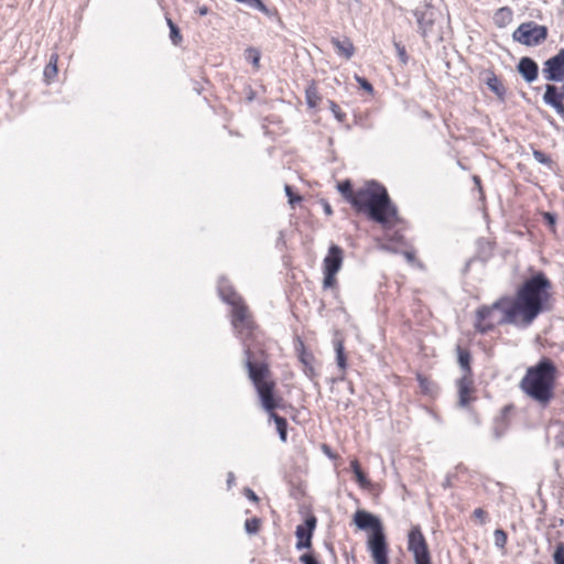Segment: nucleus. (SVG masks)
<instances>
[{
    "mask_svg": "<svg viewBox=\"0 0 564 564\" xmlns=\"http://www.w3.org/2000/svg\"><path fill=\"white\" fill-rule=\"evenodd\" d=\"M218 292L221 300L232 307L231 325L243 349V364L251 382L258 384L268 372L264 334L254 322L242 297L228 284L227 280L221 279L219 281Z\"/></svg>",
    "mask_w": 564,
    "mask_h": 564,
    "instance_id": "f257e3e1",
    "label": "nucleus"
},
{
    "mask_svg": "<svg viewBox=\"0 0 564 564\" xmlns=\"http://www.w3.org/2000/svg\"><path fill=\"white\" fill-rule=\"evenodd\" d=\"M552 282L539 271L528 278L517 290L516 296H509L510 307L507 311V322H519V327L530 326L544 311L549 310Z\"/></svg>",
    "mask_w": 564,
    "mask_h": 564,
    "instance_id": "f03ea898",
    "label": "nucleus"
},
{
    "mask_svg": "<svg viewBox=\"0 0 564 564\" xmlns=\"http://www.w3.org/2000/svg\"><path fill=\"white\" fill-rule=\"evenodd\" d=\"M352 200V208L357 213L365 214L378 224L387 225L397 217V208L386 187L375 181L357 188Z\"/></svg>",
    "mask_w": 564,
    "mask_h": 564,
    "instance_id": "7ed1b4c3",
    "label": "nucleus"
},
{
    "mask_svg": "<svg viewBox=\"0 0 564 564\" xmlns=\"http://www.w3.org/2000/svg\"><path fill=\"white\" fill-rule=\"evenodd\" d=\"M556 372L555 364L543 357L536 365L527 369L519 387L523 393L544 408L554 398Z\"/></svg>",
    "mask_w": 564,
    "mask_h": 564,
    "instance_id": "20e7f679",
    "label": "nucleus"
},
{
    "mask_svg": "<svg viewBox=\"0 0 564 564\" xmlns=\"http://www.w3.org/2000/svg\"><path fill=\"white\" fill-rule=\"evenodd\" d=\"M354 522L360 530H371L367 546L375 564H389L388 543L380 519L372 513L358 510L354 516Z\"/></svg>",
    "mask_w": 564,
    "mask_h": 564,
    "instance_id": "39448f33",
    "label": "nucleus"
},
{
    "mask_svg": "<svg viewBox=\"0 0 564 564\" xmlns=\"http://www.w3.org/2000/svg\"><path fill=\"white\" fill-rule=\"evenodd\" d=\"M509 296H501L491 305H481L476 311L475 329L480 334H487L498 325H516L519 327V322H507V311L510 307Z\"/></svg>",
    "mask_w": 564,
    "mask_h": 564,
    "instance_id": "423d86ee",
    "label": "nucleus"
},
{
    "mask_svg": "<svg viewBox=\"0 0 564 564\" xmlns=\"http://www.w3.org/2000/svg\"><path fill=\"white\" fill-rule=\"evenodd\" d=\"M270 369L268 368V372L260 379V383H253L257 393L260 398L261 404L265 411L270 413V417L274 421L276 431L280 440L285 443L288 440V421L285 417L280 416L274 412L276 408H280L281 399H275L274 389L275 382L270 379Z\"/></svg>",
    "mask_w": 564,
    "mask_h": 564,
    "instance_id": "0eeeda50",
    "label": "nucleus"
},
{
    "mask_svg": "<svg viewBox=\"0 0 564 564\" xmlns=\"http://www.w3.org/2000/svg\"><path fill=\"white\" fill-rule=\"evenodd\" d=\"M414 15L417 21L420 34L434 42L443 41L442 14L433 7L426 6L423 10L416 9Z\"/></svg>",
    "mask_w": 564,
    "mask_h": 564,
    "instance_id": "6e6552de",
    "label": "nucleus"
},
{
    "mask_svg": "<svg viewBox=\"0 0 564 564\" xmlns=\"http://www.w3.org/2000/svg\"><path fill=\"white\" fill-rule=\"evenodd\" d=\"M549 35L545 25H540L533 21L521 23L512 33V39L525 46H538L542 44Z\"/></svg>",
    "mask_w": 564,
    "mask_h": 564,
    "instance_id": "1a4fd4ad",
    "label": "nucleus"
},
{
    "mask_svg": "<svg viewBox=\"0 0 564 564\" xmlns=\"http://www.w3.org/2000/svg\"><path fill=\"white\" fill-rule=\"evenodd\" d=\"M408 550L413 554L415 564H432L426 540L419 525L412 527L409 532Z\"/></svg>",
    "mask_w": 564,
    "mask_h": 564,
    "instance_id": "9d476101",
    "label": "nucleus"
},
{
    "mask_svg": "<svg viewBox=\"0 0 564 564\" xmlns=\"http://www.w3.org/2000/svg\"><path fill=\"white\" fill-rule=\"evenodd\" d=\"M542 75L547 82L561 83L564 80V48L543 63Z\"/></svg>",
    "mask_w": 564,
    "mask_h": 564,
    "instance_id": "9b49d317",
    "label": "nucleus"
},
{
    "mask_svg": "<svg viewBox=\"0 0 564 564\" xmlns=\"http://www.w3.org/2000/svg\"><path fill=\"white\" fill-rule=\"evenodd\" d=\"M317 524V519L314 514H308L302 524H299L295 530L297 539L296 550L311 549L312 538Z\"/></svg>",
    "mask_w": 564,
    "mask_h": 564,
    "instance_id": "f8f14e48",
    "label": "nucleus"
},
{
    "mask_svg": "<svg viewBox=\"0 0 564 564\" xmlns=\"http://www.w3.org/2000/svg\"><path fill=\"white\" fill-rule=\"evenodd\" d=\"M344 261V250L337 245H330L323 260V271L339 272Z\"/></svg>",
    "mask_w": 564,
    "mask_h": 564,
    "instance_id": "ddd939ff",
    "label": "nucleus"
},
{
    "mask_svg": "<svg viewBox=\"0 0 564 564\" xmlns=\"http://www.w3.org/2000/svg\"><path fill=\"white\" fill-rule=\"evenodd\" d=\"M295 349L297 351L299 360L303 365V371L305 376L311 380H314L317 376V372L315 371L313 366L315 361L313 354L305 349L304 343L302 340H299L297 345L295 346Z\"/></svg>",
    "mask_w": 564,
    "mask_h": 564,
    "instance_id": "4468645a",
    "label": "nucleus"
},
{
    "mask_svg": "<svg viewBox=\"0 0 564 564\" xmlns=\"http://www.w3.org/2000/svg\"><path fill=\"white\" fill-rule=\"evenodd\" d=\"M517 70L527 83H533L538 79L539 66L538 63L531 57L524 56L520 58L517 65Z\"/></svg>",
    "mask_w": 564,
    "mask_h": 564,
    "instance_id": "2eb2a0df",
    "label": "nucleus"
},
{
    "mask_svg": "<svg viewBox=\"0 0 564 564\" xmlns=\"http://www.w3.org/2000/svg\"><path fill=\"white\" fill-rule=\"evenodd\" d=\"M458 389V405L460 408H466L471 401L470 393L473 391V378L470 376H462L457 382Z\"/></svg>",
    "mask_w": 564,
    "mask_h": 564,
    "instance_id": "dca6fc26",
    "label": "nucleus"
},
{
    "mask_svg": "<svg viewBox=\"0 0 564 564\" xmlns=\"http://www.w3.org/2000/svg\"><path fill=\"white\" fill-rule=\"evenodd\" d=\"M485 83L500 101H505L507 89L494 72H486Z\"/></svg>",
    "mask_w": 564,
    "mask_h": 564,
    "instance_id": "f3484780",
    "label": "nucleus"
},
{
    "mask_svg": "<svg viewBox=\"0 0 564 564\" xmlns=\"http://www.w3.org/2000/svg\"><path fill=\"white\" fill-rule=\"evenodd\" d=\"M332 44L335 47L336 53L340 56H344L347 59H349L355 53L354 44L347 37H345L343 40L333 37Z\"/></svg>",
    "mask_w": 564,
    "mask_h": 564,
    "instance_id": "a211bd4d",
    "label": "nucleus"
},
{
    "mask_svg": "<svg viewBox=\"0 0 564 564\" xmlns=\"http://www.w3.org/2000/svg\"><path fill=\"white\" fill-rule=\"evenodd\" d=\"M457 359L463 370V376H470V378H473L470 368V352L467 349L457 346Z\"/></svg>",
    "mask_w": 564,
    "mask_h": 564,
    "instance_id": "6ab92c4d",
    "label": "nucleus"
},
{
    "mask_svg": "<svg viewBox=\"0 0 564 564\" xmlns=\"http://www.w3.org/2000/svg\"><path fill=\"white\" fill-rule=\"evenodd\" d=\"M508 411V406H505L502 413L497 416L492 424V433L496 438H500L508 429V422L506 419V412Z\"/></svg>",
    "mask_w": 564,
    "mask_h": 564,
    "instance_id": "aec40b11",
    "label": "nucleus"
},
{
    "mask_svg": "<svg viewBox=\"0 0 564 564\" xmlns=\"http://www.w3.org/2000/svg\"><path fill=\"white\" fill-rule=\"evenodd\" d=\"M335 351H336V362H337L339 370L341 371V376L339 377V379L343 380L344 373L347 368V358L345 355V348H344V344L341 340L335 341Z\"/></svg>",
    "mask_w": 564,
    "mask_h": 564,
    "instance_id": "412c9836",
    "label": "nucleus"
},
{
    "mask_svg": "<svg viewBox=\"0 0 564 564\" xmlns=\"http://www.w3.org/2000/svg\"><path fill=\"white\" fill-rule=\"evenodd\" d=\"M494 19L496 25L503 28L512 21V10L508 7H502L496 11Z\"/></svg>",
    "mask_w": 564,
    "mask_h": 564,
    "instance_id": "4be33fe9",
    "label": "nucleus"
},
{
    "mask_svg": "<svg viewBox=\"0 0 564 564\" xmlns=\"http://www.w3.org/2000/svg\"><path fill=\"white\" fill-rule=\"evenodd\" d=\"M350 468L356 477V481L359 484L361 488H368L370 486V481L367 478L366 474L362 471L360 464L357 459L350 462Z\"/></svg>",
    "mask_w": 564,
    "mask_h": 564,
    "instance_id": "5701e85b",
    "label": "nucleus"
},
{
    "mask_svg": "<svg viewBox=\"0 0 564 564\" xmlns=\"http://www.w3.org/2000/svg\"><path fill=\"white\" fill-rule=\"evenodd\" d=\"M305 98L306 104L310 108H316L321 101V96L318 94L317 87L315 83H311L305 89Z\"/></svg>",
    "mask_w": 564,
    "mask_h": 564,
    "instance_id": "b1692460",
    "label": "nucleus"
},
{
    "mask_svg": "<svg viewBox=\"0 0 564 564\" xmlns=\"http://www.w3.org/2000/svg\"><path fill=\"white\" fill-rule=\"evenodd\" d=\"M57 61H58V55L52 54L50 56V61H48L47 65L44 68L43 74H44L46 82H48V83L52 82L57 75Z\"/></svg>",
    "mask_w": 564,
    "mask_h": 564,
    "instance_id": "393cba45",
    "label": "nucleus"
},
{
    "mask_svg": "<svg viewBox=\"0 0 564 564\" xmlns=\"http://www.w3.org/2000/svg\"><path fill=\"white\" fill-rule=\"evenodd\" d=\"M337 188L344 198L352 206V199L356 196V189L352 188L351 182L347 180L338 183Z\"/></svg>",
    "mask_w": 564,
    "mask_h": 564,
    "instance_id": "a878e982",
    "label": "nucleus"
},
{
    "mask_svg": "<svg viewBox=\"0 0 564 564\" xmlns=\"http://www.w3.org/2000/svg\"><path fill=\"white\" fill-rule=\"evenodd\" d=\"M166 23L170 29V40L174 45H180L183 41V36L178 26L172 21L171 18L166 17Z\"/></svg>",
    "mask_w": 564,
    "mask_h": 564,
    "instance_id": "bb28decb",
    "label": "nucleus"
},
{
    "mask_svg": "<svg viewBox=\"0 0 564 564\" xmlns=\"http://www.w3.org/2000/svg\"><path fill=\"white\" fill-rule=\"evenodd\" d=\"M238 3H243L251 9H256L264 13L265 15H270L271 12L269 8L261 0H235Z\"/></svg>",
    "mask_w": 564,
    "mask_h": 564,
    "instance_id": "cd10ccee",
    "label": "nucleus"
},
{
    "mask_svg": "<svg viewBox=\"0 0 564 564\" xmlns=\"http://www.w3.org/2000/svg\"><path fill=\"white\" fill-rule=\"evenodd\" d=\"M261 527V520L257 517L247 519L245 522V530L248 534H257Z\"/></svg>",
    "mask_w": 564,
    "mask_h": 564,
    "instance_id": "c85d7f7f",
    "label": "nucleus"
},
{
    "mask_svg": "<svg viewBox=\"0 0 564 564\" xmlns=\"http://www.w3.org/2000/svg\"><path fill=\"white\" fill-rule=\"evenodd\" d=\"M494 539H495V545L498 549L503 550L506 547L508 536H507V533L505 530L496 529L494 532Z\"/></svg>",
    "mask_w": 564,
    "mask_h": 564,
    "instance_id": "c756f323",
    "label": "nucleus"
},
{
    "mask_svg": "<svg viewBox=\"0 0 564 564\" xmlns=\"http://www.w3.org/2000/svg\"><path fill=\"white\" fill-rule=\"evenodd\" d=\"M260 52L254 47L246 50V59L249 61L256 68L260 66Z\"/></svg>",
    "mask_w": 564,
    "mask_h": 564,
    "instance_id": "7c9ffc66",
    "label": "nucleus"
},
{
    "mask_svg": "<svg viewBox=\"0 0 564 564\" xmlns=\"http://www.w3.org/2000/svg\"><path fill=\"white\" fill-rule=\"evenodd\" d=\"M323 273H324V280H323L324 289L334 288L337 284V280H336L337 272L323 271Z\"/></svg>",
    "mask_w": 564,
    "mask_h": 564,
    "instance_id": "2f4dec72",
    "label": "nucleus"
},
{
    "mask_svg": "<svg viewBox=\"0 0 564 564\" xmlns=\"http://www.w3.org/2000/svg\"><path fill=\"white\" fill-rule=\"evenodd\" d=\"M532 154L536 162L551 167L553 162H552V159L547 154H545L544 152H542L540 150H533Z\"/></svg>",
    "mask_w": 564,
    "mask_h": 564,
    "instance_id": "473e14b6",
    "label": "nucleus"
},
{
    "mask_svg": "<svg viewBox=\"0 0 564 564\" xmlns=\"http://www.w3.org/2000/svg\"><path fill=\"white\" fill-rule=\"evenodd\" d=\"M394 47H395L397 56H398L400 63L402 65H405L408 63V61H409V55L406 53V50H405L404 45H402L399 42H394Z\"/></svg>",
    "mask_w": 564,
    "mask_h": 564,
    "instance_id": "72a5a7b5",
    "label": "nucleus"
},
{
    "mask_svg": "<svg viewBox=\"0 0 564 564\" xmlns=\"http://www.w3.org/2000/svg\"><path fill=\"white\" fill-rule=\"evenodd\" d=\"M329 109L334 113L335 118L339 122H344L346 119V113L341 111L340 107L333 100H328Z\"/></svg>",
    "mask_w": 564,
    "mask_h": 564,
    "instance_id": "f704fd0d",
    "label": "nucleus"
},
{
    "mask_svg": "<svg viewBox=\"0 0 564 564\" xmlns=\"http://www.w3.org/2000/svg\"><path fill=\"white\" fill-rule=\"evenodd\" d=\"M553 560L555 564H564V543L560 542L555 546V551L553 553Z\"/></svg>",
    "mask_w": 564,
    "mask_h": 564,
    "instance_id": "c9c22d12",
    "label": "nucleus"
},
{
    "mask_svg": "<svg viewBox=\"0 0 564 564\" xmlns=\"http://www.w3.org/2000/svg\"><path fill=\"white\" fill-rule=\"evenodd\" d=\"M473 517L479 521L481 525L488 521V513L482 508H477L473 512Z\"/></svg>",
    "mask_w": 564,
    "mask_h": 564,
    "instance_id": "e433bc0d",
    "label": "nucleus"
},
{
    "mask_svg": "<svg viewBox=\"0 0 564 564\" xmlns=\"http://www.w3.org/2000/svg\"><path fill=\"white\" fill-rule=\"evenodd\" d=\"M284 191H285V194H286V196L289 198V203L291 205H294L295 203H299V202L302 200V197L300 195H295L293 193V189H292V187L290 185H285L284 186Z\"/></svg>",
    "mask_w": 564,
    "mask_h": 564,
    "instance_id": "4c0bfd02",
    "label": "nucleus"
},
{
    "mask_svg": "<svg viewBox=\"0 0 564 564\" xmlns=\"http://www.w3.org/2000/svg\"><path fill=\"white\" fill-rule=\"evenodd\" d=\"M302 564H321L317 557L313 553H304L300 556Z\"/></svg>",
    "mask_w": 564,
    "mask_h": 564,
    "instance_id": "58836bf2",
    "label": "nucleus"
},
{
    "mask_svg": "<svg viewBox=\"0 0 564 564\" xmlns=\"http://www.w3.org/2000/svg\"><path fill=\"white\" fill-rule=\"evenodd\" d=\"M356 80L359 84L360 88H362L364 90H366L369 94L373 93L372 85L365 77L357 76Z\"/></svg>",
    "mask_w": 564,
    "mask_h": 564,
    "instance_id": "ea45409f",
    "label": "nucleus"
},
{
    "mask_svg": "<svg viewBox=\"0 0 564 564\" xmlns=\"http://www.w3.org/2000/svg\"><path fill=\"white\" fill-rule=\"evenodd\" d=\"M543 219L547 223L549 226H551L552 228L555 226L556 224V215L555 214H552V213H544L543 214Z\"/></svg>",
    "mask_w": 564,
    "mask_h": 564,
    "instance_id": "a19ab883",
    "label": "nucleus"
},
{
    "mask_svg": "<svg viewBox=\"0 0 564 564\" xmlns=\"http://www.w3.org/2000/svg\"><path fill=\"white\" fill-rule=\"evenodd\" d=\"M245 496L250 499L251 501L253 502H257L258 501V496L256 495V492L250 489V488H245Z\"/></svg>",
    "mask_w": 564,
    "mask_h": 564,
    "instance_id": "79ce46f5",
    "label": "nucleus"
},
{
    "mask_svg": "<svg viewBox=\"0 0 564 564\" xmlns=\"http://www.w3.org/2000/svg\"><path fill=\"white\" fill-rule=\"evenodd\" d=\"M442 486L444 489L451 488L453 486V476L451 474L446 475Z\"/></svg>",
    "mask_w": 564,
    "mask_h": 564,
    "instance_id": "37998d69",
    "label": "nucleus"
},
{
    "mask_svg": "<svg viewBox=\"0 0 564 564\" xmlns=\"http://www.w3.org/2000/svg\"><path fill=\"white\" fill-rule=\"evenodd\" d=\"M323 207H324V212H325L326 215H332L333 214V209H332V207H330L328 202H324L323 203Z\"/></svg>",
    "mask_w": 564,
    "mask_h": 564,
    "instance_id": "c03bdc74",
    "label": "nucleus"
},
{
    "mask_svg": "<svg viewBox=\"0 0 564 564\" xmlns=\"http://www.w3.org/2000/svg\"><path fill=\"white\" fill-rule=\"evenodd\" d=\"M417 379L420 381L421 388L424 389V390H427V388H426L427 380L425 378L421 377V376H419Z\"/></svg>",
    "mask_w": 564,
    "mask_h": 564,
    "instance_id": "a18cd8bd",
    "label": "nucleus"
},
{
    "mask_svg": "<svg viewBox=\"0 0 564 564\" xmlns=\"http://www.w3.org/2000/svg\"><path fill=\"white\" fill-rule=\"evenodd\" d=\"M404 256L409 262H412L415 258L414 253L409 251L404 252Z\"/></svg>",
    "mask_w": 564,
    "mask_h": 564,
    "instance_id": "49530a36",
    "label": "nucleus"
},
{
    "mask_svg": "<svg viewBox=\"0 0 564 564\" xmlns=\"http://www.w3.org/2000/svg\"><path fill=\"white\" fill-rule=\"evenodd\" d=\"M235 480V475L234 473H228V479H227V482L228 485L230 486L232 484V481Z\"/></svg>",
    "mask_w": 564,
    "mask_h": 564,
    "instance_id": "de8ad7c7",
    "label": "nucleus"
},
{
    "mask_svg": "<svg viewBox=\"0 0 564 564\" xmlns=\"http://www.w3.org/2000/svg\"><path fill=\"white\" fill-rule=\"evenodd\" d=\"M207 12H208L207 7L199 8V14L200 15H205V14H207Z\"/></svg>",
    "mask_w": 564,
    "mask_h": 564,
    "instance_id": "09e8293b",
    "label": "nucleus"
},
{
    "mask_svg": "<svg viewBox=\"0 0 564 564\" xmlns=\"http://www.w3.org/2000/svg\"><path fill=\"white\" fill-rule=\"evenodd\" d=\"M470 262H471V260L467 261L465 269H464L465 272H467L469 270Z\"/></svg>",
    "mask_w": 564,
    "mask_h": 564,
    "instance_id": "8fccbe9b",
    "label": "nucleus"
},
{
    "mask_svg": "<svg viewBox=\"0 0 564 564\" xmlns=\"http://www.w3.org/2000/svg\"><path fill=\"white\" fill-rule=\"evenodd\" d=\"M323 447H324V452H325L326 454L330 455V454H329V447H328L327 445H324Z\"/></svg>",
    "mask_w": 564,
    "mask_h": 564,
    "instance_id": "3c124183",
    "label": "nucleus"
},
{
    "mask_svg": "<svg viewBox=\"0 0 564 564\" xmlns=\"http://www.w3.org/2000/svg\"><path fill=\"white\" fill-rule=\"evenodd\" d=\"M474 181L475 183L479 184L480 183V178L478 176H474Z\"/></svg>",
    "mask_w": 564,
    "mask_h": 564,
    "instance_id": "603ef678",
    "label": "nucleus"
},
{
    "mask_svg": "<svg viewBox=\"0 0 564 564\" xmlns=\"http://www.w3.org/2000/svg\"><path fill=\"white\" fill-rule=\"evenodd\" d=\"M301 2H311L312 0H300Z\"/></svg>",
    "mask_w": 564,
    "mask_h": 564,
    "instance_id": "864d4df0",
    "label": "nucleus"
}]
</instances>
